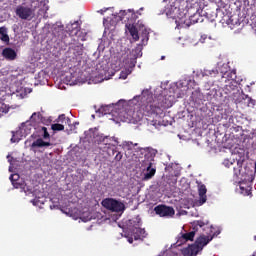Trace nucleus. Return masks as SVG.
Wrapping results in <instances>:
<instances>
[{
	"instance_id": "nucleus-1",
	"label": "nucleus",
	"mask_w": 256,
	"mask_h": 256,
	"mask_svg": "<svg viewBox=\"0 0 256 256\" xmlns=\"http://www.w3.org/2000/svg\"><path fill=\"white\" fill-rule=\"evenodd\" d=\"M141 11H143V8H140L136 12L133 9L120 11V20L126 23L125 27L134 41H139V31L142 30L143 33L147 34V29H145L143 21H137V19H139V15H141ZM137 29H139V31Z\"/></svg>"
},
{
	"instance_id": "nucleus-2",
	"label": "nucleus",
	"mask_w": 256,
	"mask_h": 256,
	"mask_svg": "<svg viewBox=\"0 0 256 256\" xmlns=\"http://www.w3.org/2000/svg\"><path fill=\"white\" fill-rule=\"evenodd\" d=\"M171 107H173V102L165 97H160L145 106V113L147 117L159 119L161 115L165 113V109H169Z\"/></svg>"
},
{
	"instance_id": "nucleus-3",
	"label": "nucleus",
	"mask_w": 256,
	"mask_h": 256,
	"mask_svg": "<svg viewBox=\"0 0 256 256\" xmlns=\"http://www.w3.org/2000/svg\"><path fill=\"white\" fill-rule=\"evenodd\" d=\"M117 118L122 121V123H139L143 119V114L139 111L135 112L133 110H126L125 108H119Z\"/></svg>"
},
{
	"instance_id": "nucleus-4",
	"label": "nucleus",
	"mask_w": 256,
	"mask_h": 256,
	"mask_svg": "<svg viewBox=\"0 0 256 256\" xmlns=\"http://www.w3.org/2000/svg\"><path fill=\"white\" fill-rule=\"evenodd\" d=\"M143 44H139L135 49H133L129 54H124L123 63L125 67L133 69L137 65V59L143 55Z\"/></svg>"
},
{
	"instance_id": "nucleus-5",
	"label": "nucleus",
	"mask_w": 256,
	"mask_h": 256,
	"mask_svg": "<svg viewBox=\"0 0 256 256\" xmlns=\"http://www.w3.org/2000/svg\"><path fill=\"white\" fill-rule=\"evenodd\" d=\"M102 207L112 213H123L125 211V204L115 198H105L102 200Z\"/></svg>"
},
{
	"instance_id": "nucleus-6",
	"label": "nucleus",
	"mask_w": 256,
	"mask_h": 256,
	"mask_svg": "<svg viewBox=\"0 0 256 256\" xmlns=\"http://www.w3.org/2000/svg\"><path fill=\"white\" fill-rule=\"evenodd\" d=\"M224 75H226L227 77H230V79H228L226 81L225 86L223 87V92L225 93V95H235V93H237V81L235 79H237V74L235 71H226L224 73Z\"/></svg>"
},
{
	"instance_id": "nucleus-7",
	"label": "nucleus",
	"mask_w": 256,
	"mask_h": 256,
	"mask_svg": "<svg viewBox=\"0 0 256 256\" xmlns=\"http://www.w3.org/2000/svg\"><path fill=\"white\" fill-rule=\"evenodd\" d=\"M180 25L184 27H191L195 23H201L203 21V16L196 11V13L187 16V13L183 12L182 16H178Z\"/></svg>"
},
{
	"instance_id": "nucleus-8",
	"label": "nucleus",
	"mask_w": 256,
	"mask_h": 256,
	"mask_svg": "<svg viewBox=\"0 0 256 256\" xmlns=\"http://www.w3.org/2000/svg\"><path fill=\"white\" fill-rule=\"evenodd\" d=\"M200 231H207V236H205V234H202L195 241V243L203 249V247L209 245V243L213 241V237H215V234H211V227L207 226V223H205L204 227H202Z\"/></svg>"
},
{
	"instance_id": "nucleus-9",
	"label": "nucleus",
	"mask_w": 256,
	"mask_h": 256,
	"mask_svg": "<svg viewBox=\"0 0 256 256\" xmlns=\"http://www.w3.org/2000/svg\"><path fill=\"white\" fill-rule=\"evenodd\" d=\"M205 227V222L202 220H197L192 222V231L187 232V233H180L181 236L185 239L186 243L187 241H193L195 239V235H197V232L200 229H203Z\"/></svg>"
},
{
	"instance_id": "nucleus-10",
	"label": "nucleus",
	"mask_w": 256,
	"mask_h": 256,
	"mask_svg": "<svg viewBox=\"0 0 256 256\" xmlns=\"http://www.w3.org/2000/svg\"><path fill=\"white\" fill-rule=\"evenodd\" d=\"M147 237V231L143 228H132L131 234H128L126 238L128 239V243H133L134 241H143Z\"/></svg>"
},
{
	"instance_id": "nucleus-11",
	"label": "nucleus",
	"mask_w": 256,
	"mask_h": 256,
	"mask_svg": "<svg viewBox=\"0 0 256 256\" xmlns=\"http://www.w3.org/2000/svg\"><path fill=\"white\" fill-rule=\"evenodd\" d=\"M154 212L156 215H159V217H173V215H175V209L165 204L154 207Z\"/></svg>"
},
{
	"instance_id": "nucleus-12",
	"label": "nucleus",
	"mask_w": 256,
	"mask_h": 256,
	"mask_svg": "<svg viewBox=\"0 0 256 256\" xmlns=\"http://www.w3.org/2000/svg\"><path fill=\"white\" fill-rule=\"evenodd\" d=\"M16 15L20 18V19H31L33 17V10L29 7H25V6H18L16 8Z\"/></svg>"
},
{
	"instance_id": "nucleus-13",
	"label": "nucleus",
	"mask_w": 256,
	"mask_h": 256,
	"mask_svg": "<svg viewBox=\"0 0 256 256\" xmlns=\"http://www.w3.org/2000/svg\"><path fill=\"white\" fill-rule=\"evenodd\" d=\"M200 251H203L201 247H199L196 243L194 245L189 246L182 250L184 256H197Z\"/></svg>"
},
{
	"instance_id": "nucleus-14",
	"label": "nucleus",
	"mask_w": 256,
	"mask_h": 256,
	"mask_svg": "<svg viewBox=\"0 0 256 256\" xmlns=\"http://www.w3.org/2000/svg\"><path fill=\"white\" fill-rule=\"evenodd\" d=\"M178 13V14H177ZM183 13L181 12L179 13V8L171 6L170 8H166V15L167 17H169L170 19H178L176 21H178L179 23V17H183Z\"/></svg>"
},
{
	"instance_id": "nucleus-15",
	"label": "nucleus",
	"mask_w": 256,
	"mask_h": 256,
	"mask_svg": "<svg viewBox=\"0 0 256 256\" xmlns=\"http://www.w3.org/2000/svg\"><path fill=\"white\" fill-rule=\"evenodd\" d=\"M2 57L7 59V61H15L17 59V52L13 48H4Z\"/></svg>"
},
{
	"instance_id": "nucleus-16",
	"label": "nucleus",
	"mask_w": 256,
	"mask_h": 256,
	"mask_svg": "<svg viewBox=\"0 0 256 256\" xmlns=\"http://www.w3.org/2000/svg\"><path fill=\"white\" fill-rule=\"evenodd\" d=\"M155 173H157V169L153 168V163L150 162L142 181H149L150 179H153V177H155Z\"/></svg>"
},
{
	"instance_id": "nucleus-17",
	"label": "nucleus",
	"mask_w": 256,
	"mask_h": 256,
	"mask_svg": "<svg viewBox=\"0 0 256 256\" xmlns=\"http://www.w3.org/2000/svg\"><path fill=\"white\" fill-rule=\"evenodd\" d=\"M198 193H199V205H203L204 203H207V187L205 184H202L198 188Z\"/></svg>"
},
{
	"instance_id": "nucleus-18",
	"label": "nucleus",
	"mask_w": 256,
	"mask_h": 256,
	"mask_svg": "<svg viewBox=\"0 0 256 256\" xmlns=\"http://www.w3.org/2000/svg\"><path fill=\"white\" fill-rule=\"evenodd\" d=\"M66 29H67V32L69 33V35H71L72 37L74 35H77V33H79V22H74V23H71V24H68L66 26Z\"/></svg>"
},
{
	"instance_id": "nucleus-19",
	"label": "nucleus",
	"mask_w": 256,
	"mask_h": 256,
	"mask_svg": "<svg viewBox=\"0 0 256 256\" xmlns=\"http://www.w3.org/2000/svg\"><path fill=\"white\" fill-rule=\"evenodd\" d=\"M57 122L65 123V125H68L70 127V131H73V129H75V125L71 124V118L66 117L65 114L59 115Z\"/></svg>"
},
{
	"instance_id": "nucleus-20",
	"label": "nucleus",
	"mask_w": 256,
	"mask_h": 256,
	"mask_svg": "<svg viewBox=\"0 0 256 256\" xmlns=\"http://www.w3.org/2000/svg\"><path fill=\"white\" fill-rule=\"evenodd\" d=\"M20 133L25 136L31 135V122L27 121L22 123L20 127Z\"/></svg>"
},
{
	"instance_id": "nucleus-21",
	"label": "nucleus",
	"mask_w": 256,
	"mask_h": 256,
	"mask_svg": "<svg viewBox=\"0 0 256 256\" xmlns=\"http://www.w3.org/2000/svg\"><path fill=\"white\" fill-rule=\"evenodd\" d=\"M36 147H51V143L45 142L43 139L38 138L31 144V149H35Z\"/></svg>"
},
{
	"instance_id": "nucleus-22",
	"label": "nucleus",
	"mask_w": 256,
	"mask_h": 256,
	"mask_svg": "<svg viewBox=\"0 0 256 256\" xmlns=\"http://www.w3.org/2000/svg\"><path fill=\"white\" fill-rule=\"evenodd\" d=\"M115 153H117V154L114 157V161H116V162L121 161V159H123V154L121 152H118L117 148L115 146H113V148L108 149V154L109 155H115Z\"/></svg>"
},
{
	"instance_id": "nucleus-23",
	"label": "nucleus",
	"mask_w": 256,
	"mask_h": 256,
	"mask_svg": "<svg viewBox=\"0 0 256 256\" xmlns=\"http://www.w3.org/2000/svg\"><path fill=\"white\" fill-rule=\"evenodd\" d=\"M129 225L132 229H141L139 226L141 225V217L136 216L129 220Z\"/></svg>"
},
{
	"instance_id": "nucleus-24",
	"label": "nucleus",
	"mask_w": 256,
	"mask_h": 256,
	"mask_svg": "<svg viewBox=\"0 0 256 256\" xmlns=\"http://www.w3.org/2000/svg\"><path fill=\"white\" fill-rule=\"evenodd\" d=\"M135 147H137V143H133L131 141H124L122 143V149L124 151H133V149H135Z\"/></svg>"
},
{
	"instance_id": "nucleus-25",
	"label": "nucleus",
	"mask_w": 256,
	"mask_h": 256,
	"mask_svg": "<svg viewBox=\"0 0 256 256\" xmlns=\"http://www.w3.org/2000/svg\"><path fill=\"white\" fill-rule=\"evenodd\" d=\"M41 119H43L41 112H34L30 117V122L41 121Z\"/></svg>"
},
{
	"instance_id": "nucleus-26",
	"label": "nucleus",
	"mask_w": 256,
	"mask_h": 256,
	"mask_svg": "<svg viewBox=\"0 0 256 256\" xmlns=\"http://www.w3.org/2000/svg\"><path fill=\"white\" fill-rule=\"evenodd\" d=\"M51 129L52 131H64L65 126L63 124L56 123L51 125Z\"/></svg>"
},
{
	"instance_id": "nucleus-27",
	"label": "nucleus",
	"mask_w": 256,
	"mask_h": 256,
	"mask_svg": "<svg viewBox=\"0 0 256 256\" xmlns=\"http://www.w3.org/2000/svg\"><path fill=\"white\" fill-rule=\"evenodd\" d=\"M185 243H187L186 240L183 238L181 234H179L176 241L177 247H181V245H185Z\"/></svg>"
},
{
	"instance_id": "nucleus-28",
	"label": "nucleus",
	"mask_w": 256,
	"mask_h": 256,
	"mask_svg": "<svg viewBox=\"0 0 256 256\" xmlns=\"http://www.w3.org/2000/svg\"><path fill=\"white\" fill-rule=\"evenodd\" d=\"M12 185L15 189H25V183L20 182V180H18L17 182L12 183Z\"/></svg>"
},
{
	"instance_id": "nucleus-29",
	"label": "nucleus",
	"mask_w": 256,
	"mask_h": 256,
	"mask_svg": "<svg viewBox=\"0 0 256 256\" xmlns=\"http://www.w3.org/2000/svg\"><path fill=\"white\" fill-rule=\"evenodd\" d=\"M82 221H84L85 223H87V221H91V219H93V216L91 215V213L86 212L82 215L81 217Z\"/></svg>"
},
{
	"instance_id": "nucleus-30",
	"label": "nucleus",
	"mask_w": 256,
	"mask_h": 256,
	"mask_svg": "<svg viewBox=\"0 0 256 256\" xmlns=\"http://www.w3.org/2000/svg\"><path fill=\"white\" fill-rule=\"evenodd\" d=\"M40 130L43 132L42 134L43 139H49L50 135H49V132L47 131V127L42 126L40 127Z\"/></svg>"
},
{
	"instance_id": "nucleus-31",
	"label": "nucleus",
	"mask_w": 256,
	"mask_h": 256,
	"mask_svg": "<svg viewBox=\"0 0 256 256\" xmlns=\"http://www.w3.org/2000/svg\"><path fill=\"white\" fill-rule=\"evenodd\" d=\"M19 132L13 133L11 138V143H19L21 141V138L17 137Z\"/></svg>"
},
{
	"instance_id": "nucleus-32",
	"label": "nucleus",
	"mask_w": 256,
	"mask_h": 256,
	"mask_svg": "<svg viewBox=\"0 0 256 256\" xmlns=\"http://www.w3.org/2000/svg\"><path fill=\"white\" fill-rule=\"evenodd\" d=\"M19 179H20L19 174H11V175H10V181H11V183H16L17 181H19Z\"/></svg>"
},
{
	"instance_id": "nucleus-33",
	"label": "nucleus",
	"mask_w": 256,
	"mask_h": 256,
	"mask_svg": "<svg viewBox=\"0 0 256 256\" xmlns=\"http://www.w3.org/2000/svg\"><path fill=\"white\" fill-rule=\"evenodd\" d=\"M240 191L242 195L249 196L251 194V190L245 189L243 186H240Z\"/></svg>"
},
{
	"instance_id": "nucleus-34",
	"label": "nucleus",
	"mask_w": 256,
	"mask_h": 256,
	"mask_svg": "<svg viewBox=\"0 0 256 256\" xmlns=\"http://www.w3.org/2000/svg\"><path fill=\"white\" fill-rule=\"evenodd\" d=\"M1 41H3L4 43H9V34H7V32L5 34H2L0 37Z\"/></svg>"
},
{
	"instance_id": "nucleus-35",
	"label": "nucleus",
	"mask_w": 256,
	"mask_h": 256,
	"mask_svg": "<svg viewBox=\"0 0 256 256\" xmlns=\"http://www.w3.org/2000/svg\"><path fill=\"white\" fill-rule=\"evenodd\" d=\"M74 49L77 51V55H83V45L75 46Z\"/></svg>"
},
{
	"instance_id": "nucleus-36",
	"label": "nucleus",
	"mask_w": 256,
	"mask_h": 256,
	"mask_svg": "<svg viewBox=\"0 0 256 256\" xmlns=\"http://www.w3.org/2000/svg\"><path fill=\"white\" fill-rule=\"evenodd\" d=\"M246 99H248V107H255V100L249 96H246Z\"/></svg>"
},
{
	"instance_id": "nucleus-37",
	"label": "nucleus",
	"mask_w": 256,
	"mask_h": 256,
	"mask_svg": "<svg viewBox=\"0 0 256 256\" xmlns=\"http://www.w3.org/2000/svg\"><path fill=\"white\" fill-rule=\"evenodd\" d=\"M217 73H219L217 70H209L208 73H206V75H210V76H213L214 77L217 75Z\"/></svg>"
},
{
	"instance_id": "nucleus-38",
	"label": "nucleus",
	"mask_w": 256,
	"mask_h": 256,
	"mask_svg": "<svg viewBox=\"0 0 256 256\" xmlns=\"http://www.w3.org/2000/svg\"><path fill=\"white\" fill-rule=\"evenodd\" d=\"M207 39H209V37H207V35H202L199 39L200 43H205V41H207Z\"/></svg>"
},
{
	"instance_id": "nucleus-39",
	"label": "nucleus",
	"mask_w": 256,
	"mask_h": 256,
	"mask_svg": "<svg viewBox=\"0 0 256 256\" xmlns=\"http://www.w3.org/2000/svg\"><path fill=\"white\" fill-rule=\"evenodd\" d=\"M107 109H109V106L102 107L100 109V111H101V113H104V115H107V113H109V111H107Z\"/></svg>"
},
{
	"instance_id": "nucleus-40",
	"label": "nucleus",
	"mask_w": 256,
	"mask_h": 256,
	"mask_svg": "<svg viewBox=\"0 0 256 256\" xmlns=\"http://www.w3.org/2000/svg\"><path fill=\"white\" fill-rule=\"evenodd\" d=\"M7 33V30L5 28L1 27L0 28V35H5Z\"/></svg>"
},
{
	"instance_id": "nucleus-41",
	"label": "nucleus",
	"mask_w": 256,
	"mask_h": 256,
	"mask_svg": "<svg viewBox=\"0 0 256 256\" xmlns=\"http://www.w3.org/2000/svg\"><path fill=\"white\" fill-rule=\"evenodd\" d=\"M224 165L225 167H229V165H233V163L232 162L229 163V160H225Z\"/></svg>"
},
{
	"instance_id": "nucleus-42",
	"label": "nucleus",
	"mask_w": 256,
	"mask_h": 256,
	"mask_svg": "<svg viewBox=\"0 0 256 256\" xmlns=\"http://www.w3.org/2000/svg\"><path fill=\"white\" fill-rule=\"evenodd\" d=\"M120 77H121V79H127V74L121 73Z\"/></svg>"
},
{
	"instance_id": "nucleus-43",
	"label": "nucleus",
	"mask_w": 256,
	"mask_h": 256,
	"mask_svg": "<svg viewBox=\"0 0 256 256\" xmlns=\"http://www.w3.org/2000/svg\"><path fill=\"white\" fill-rule=\"evenodd\" d=\"M163 59H165V56H162V57H161V60H162V61H163Z\"/></svg>"
},
{
	"instance_id": "nucleus-44",
	"label": "nucleus",
	"mask_w": 256,
	"mask_h": 256,
	"mask_svg": "<svg viewBox=\"0 0 256 256\" xmlns=\"http://www.w3.org/2000/svg\"><path fill=\"white\" fill-rule=\"evenodd\" d=\"M75 125H79V123H78V122H75Z\"/></svg>"
},
{
	"instance_id": "nucleus-45",
	"label": "nucleus",
	"mask_w": 256,
	"mask_h": 256,
	"mask_svg": "<svg viewBox=\"0 0 256 256\" xmlns=\"http://www.w3.org/2000/svg\"><path fill=\"white\" fill-rule=\"evenodd\" d=\"M2 113H7V111H2Z\"/></svg>"
},
{
	"instance_id": "nucleus-46",
	"label": "nucleus",
	"mask_w": 256,
	"mask_h": 256,
	"mask_svg": "<svg viewBox=\"0 0 256 256\" xmlns=\"http://www.w3.org/2000/svg\"><path fill=\"white\" fill-rule=\"evenodd\" d=\"M255 241H256V236L254 237Z\"/></svg>"
}]
</instances>
